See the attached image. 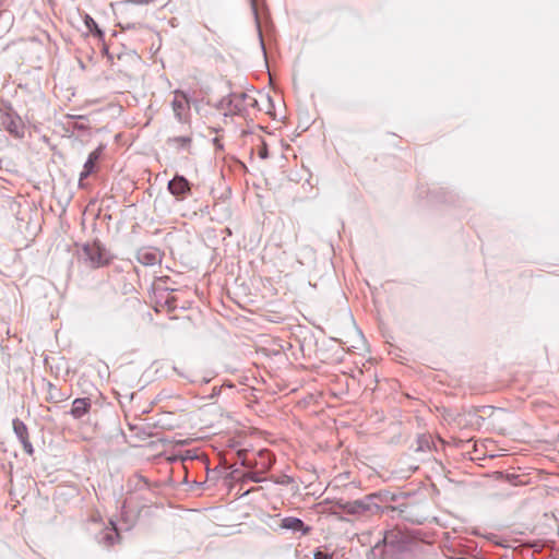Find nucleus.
<instances>
[{"label":"nucleus","instance_id":"11","mask_svg":"<svg viewBox=\"0 0 559 559\" xmlns=\"http://www.w3.org/2000/svg\"><path fill=\"white\" fill-rule=\"evenodd\" d=\"M169 143L173 144L174 146L185 147L190 143V139L187 136H176L169 139Z\"/></svg>","mask_w":559,"mask_h":559},{"label":"nucleus","instance_id":"2","mask_svg":"<svg viewBox=\"0 0 559 559\" xmlns=\"http://www.w3.org/2000/svg\"><path fill=\"white\" fill-rule=\"evenodd\" d=\"M173 110L178 120H183L190 109V104L187 95L182 92L176 91L171 100Z\"/></svg>","mask_w":559,"mask_h":559},{"label":"nucleus","instance_id":"8","mask_svg":"<svg viewBox=\"0 0 559 559\" xmlns=\"http://www.w3.org/2000/svg\"><path fill=\"white\" fill-rule=\"evenodd\" d=\"M282 527L292 530V531H302L304 533H307L309 531L308 527H305L304 522L297 518H285L282 521Z\"/></svg>","mask_w":559,"mask_h":559},{"label":"nucleus","instance_id":"10","mask_svg":"<svg viewBox=\"0 0 559 559\" xmlns=\"http://www.w3.org/2000/svg\"><path fill=\"white\" fill-rule=\"evenodd\" d=\"M85 25L91 31L94 32L98 37L103 36V32L99 29L97 23L90 16H85Z\"/></svg>","mask_w":559,"mask_h":559},{"label":"nucleus","instance_id":"6","mask_svg":"<svg viewBox=\"0 0 559 559\" xmlns=\"http://www.w3.org/2000/svg\"><path fill=\"white\" fill-rule=\"evenodd\" d=\"M102 154V147L94 150L90 155L87 160L84 164L83 171L80 174V180L82 181L84 178L88 177L95 168L97 160L99 159Z\"/></svg>","mask_w":559,"mask_h":559},{"label":"nucleus","instance_id":"1","mask_svg":"<svg viewBox=\"0 0 559 559\" xmlns=\"http://www.w3.org/2000/svg\"><path fill=\"white\" fill-rule=\"evenodd\" d=\"M82 258L91 267L105 265L109 257L98 242L84 245L82 248Z\"/></svg>","mask_w":559,"mask_h":559},{"label":"nucleus","instance_id":"15","mask_svg":"<svg viewBox=\"0 0 559 559\" xmlns=\"http://www.w3.org/2000/svg\"><path fill=\"white\" fill-rule=\"evenodd\" d=\"M23 447H24V449H25V451H26L27 453H29V454H32V453H33V447H32V444H31V443H29V445H23Z\"/></svg>","mask_w":559,"mask_h":559},{"label":"nucleus","instance_id":"7","mask_svg":"<svg viewBox=\"0 0 559 559\" xmlns=\"http://www.w3.org/2000/svg\"><path fill=\"white\" fill-rule=\"evenodd\" d=\"M13 429L23 445H29L27 427L19 419L13 420Z\"/></svg>","mask_w":559,"mask_h":559},{"label":"nucleus","instance_id":"13","mask_svg":"<svg viewBox=\"0 0 559 559\" xmlns=\"http://www.w3.org/2000/svg\"><path fill=\"white\" fill-rule=\"evenodd\" d=\"M314 559H332L331 555L323 552V551H317L314 554Z\"/></svg>","mask_w":559,"mask_h":559},{"label":"nucleus","instance_id":"5","mask_svg":"<svg viewBox=\"0 0 559 559\" xmlns=\"http://www.w3.org/2000/svg\"><path fill=\"white\" fill-rule=\"evenodd\" d=\"M3 123L5 129L14 136L22 138L24 135V124L19 117L8 115Z\"/></svg>","mask_w":559,"mask_h":559},{"label":"nucleus","instance_id":"12","mask_svg":"<svg viewBox=\"0 0 559 559\" xmlns=\"http://www.w3.org/2000/svg\"><path fill=\"white\" fill-rule=\"evenodd\" d=\"M118 537V533L116 527H111L104 536V539L107 545H112L115 543V538Z\"/></svg>","mask_w":559,"mask_h":559},{"label":"nucleus","instance_id":"9","mask_svg":"<svg viewBox=\"0 0 559 559\" xmlns=\"http://www.w3.org/2000/svg\"><path fill=\"white\" fill-rule=\"evenodd\" d=\"M341 507L348 514H358L366 510V506L361 501L347 502Z\"/></svg>","mask_w":559,"mask_h":559},{"label":"nucleus","instance_id":"14","mask_svg":"<svg viewBox=\"0 0 559 559\" xmlns=\"http://www.w3.org/2000/svg\"><path fill=\"white\" fill-rule=\"evenodd\" d=\"M259 156L261 158L267 157V148H266L265 144H263L262 147L259 150Z\"/></svg>","mask_w":559,"mask_h":559},{"label":"nucleus","instance_id":"3","mask_svg":"<svg viewBox=\"0 0 559 559\" xmlns=\"http://www.w3.org/2000/svg\"><path fill=\"white\" fill-rule=\"evenodd\" d=\"M168 190L177 198L186 195L190 191L188 180L182 176H176L168 182Z\"/></svg>","mask_w":559,"mask_h":559},{"label":"nucleus","instance_id":"4","mask_svg":"<svg viewBox=\"0 0 559 559\" xmlns=\"http://www.w3.org/2000/svg\"><path fill=\"white\" fill-rule=\"evenodd\" d=\"M92 407L91 400L87 397H79L72 402V408L70 414L75 419H81L83 416L88 414Z\"/></svg>","mask_w":559,"mask_h":559}]
</instances>
